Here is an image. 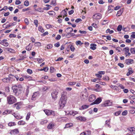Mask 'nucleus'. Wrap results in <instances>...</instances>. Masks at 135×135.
I'll return each mask as SVG.
<instances>
[{"label":"nucleus","mask_w":135,"mask_h":135,"mask_svg":"<svg viewBox=\"0 0 135 135\" xmlns=\"http://www.w3.org/2000/svg\"><path fill=\"white\" fill-rule=\"evenodd\" d=\"M66 95V93L64 92L61 94V97L59 103V105L61 109L63 108L64 107L66 103L67 98Z\"/></svg>","instance_id":"1"},{"label":"nucleus","mask_w":135,"mask_h":135,"mask_svg":"<svg viewBox=\"0 0 135 135\" xmlns=\"http://www.w3.org/2000/svg\"><path fill=\"white\" fill-rule=\"evenodd\" d=\"M22 86L21 84L14 85L12 87V89L13 90V92L16 94L18 91H20L21 90H22Z\"/></svg>","instance_id":"2"},{"label":"nucleus","mask_w":135,"mask_h":135,"mask_svg":"<svg viewBox=\"0 0 135 135\" xmlns=\"http://www.w3.org/2000/svg\"><path fill=\"white\" fill-rule=\"evenodd\" d=\"M7 100L9 104H12L16 102V99L13 96L10 95L7 97Z\"/></svg>","instance_id":"3"},{"label":"nucleus","mask_w":135,"mask_h":135,"mask_svg":"<svg viewBox=\"0 0 135 135\" xmlns=\"http://www.w3.org/2000/svg\"><path fill=\"white\" fill-rule=\"evenodd\" d=\"M59 91L57 90H54L51 93L52 98L53 99H56L57 98V95L58 94Z\"/></svg>","instance_id":"4"},{"label":"nucleus","mask_w":135,"mask_h":135,"mask_svg":"<svg viewBox=\"0 0 135 135\" xmlns=\"http://www.w3.org/2000/svg\"><path fill=\"white\" fill-rule=\"evenodd\" d=\"M12 74H9L8 76V78H4L2 79V81L4 83H8L10 82V80H12V76H11Z\"/></svg>","instance_id":"5"},{"label":"nucleus","mask_w":135,"mask_h":135,"mask_svg":"<svg viewBox=\"0 0 135 135\" xmlns=\"http://www.w3.org/2000/svg\"><path fill=\"white\" fill-rule=\"evenodd\" d=\"M22 104L21 102H17L14 104L13 105V108H16L17 109H19L21 108L20 106Z\"/></svg>","instance_id":"6"},{"label":"nucleus","mask_w":135,"mask_h":135,"mask_svg":"<svg viewBox=\"0 0 135 135\" xmlns=\"http://www.w3.org/2000/svg\"><path fill=\"white\" fill-rule=\"evenodd\" d=\"M96 99V97L94 94H92L90 95L89 98V101L92 102L94 101Z\"/></svg>","instance_id":"7"},{"label":"nucleus","mask_w":135,"mask_h":135,"mask_svg":"<svg viewBox=\"0 0 135 135\" xmlns=\"http://www.w3.org/2000/svg\"><path fill=\"white\" fill-rule=\"evenodd\" d=\"M93 18L96 19H99L102 17V15L99 13H97L94 14L93 16Z\"/></svg>","instance_id":"8"},{"label":"nucleus","mask_w":135,"mask_h":135,"mask_svg":"<svg viewBox=\"0 0 135 135\" xmlns=\"http://www.w3.org/2000/svg\"><path fill=\"white\" fill-rule=\"evenodd\" d=\"M112 102L108 100L105 102L104 103L102 104V106L104 107L110 106L112 105Z\"/></svg>","instance_id":"9"},{"label":"nucleus","mask_w":135,"mask_h":135,"mask_svg":"<svg viewBox=\"0 0 135 135\" xmlns=\"http://www.w3.org/2000/svg\"><path fill=\"white\" fill-rule=\"evenodd\" d=\"M127 130L130 132L131 134L134 135V134H135V128L131 127L128 128Z\"/></svg>","instance_id":"10"},{"label":"nucleus","mask_w":135,"mask_h":135,"mask_svg":"<svg viewBox=\"0 0 135 135\" xmlns=\"http://www.w3.org/2000/svg\"><path fill=\"white\" fill-rule=\"evenodd\" d=\"M8 23H9L8 22H7L6 23L4 24L3 25V28H7L11 26H14V24L15 22L12 23L11 24H10L9 25L8 24Z\"/></svg>","instance_id":"11"},{"label":"nucleus","mask_w":135,"mask_h":135,"mask_svg":"<svg viewBox=\"0 0 135 135\" xmlns=\"http://www.w3.org/2000/svg\"><path fill=\"white\" fill-rule=\"evenodd\" d=\"M102 101V99L100 98H98L96 100L93 102L91 103V104L93 105L94 104H98L99 103Z\"/></svg>","instance_id":"12"},{"label":"nucleus","mask_w":135,"mask_h":135,"mask_svg":"<svg viewBox=\"0 0 135 135\" xmlns=\"http://www.w3.org/2000/svg\"><path fill=\"white\" fill-rule=\"evenodd\" d=\"M7 41V40L6 39H4L2 41H1L0 44L2 45H3L5 46H7L8 45V43L6 41Z\"/></svg>","instance_id":"13"},{"label":"nucleus","mask_w":135,"mask_h":135,"mask_svg":"<svg viewBox=\"0 0 135 135\" xmlns=\"http://www.w3.org/2000/svg\"><path fill=\"white\" fill-rule=\"evenodd\" d=\"M125 63L128 65L132 64L133 63V59H126L125 60Z\"/></svg>","instance_id":"14"},{"label":"nucleus","mask_w":135,"mask_h":135,"mask_svg":"<svg viewBox=\"0 0 135 135\" xmlns=\"http://www.w3.org/2000/svg\"><path fill=\"white\" fill-rule=\"evenodd\" d=\"M73 31V28L71 27H69L67 28L65 31L68 34L70 33V32H72Z\"/></svg>","instance_id":"15"},{"label":"nucleus","mask_w":135,"mask_h":135,"mask_svg":"<svg viewBox=\"0 0 135 135\" xmlns=\"http://www.w3.org/2000/svg\"><path fill=\"white\" fill-rule=\"evenodd\" d=\"M19 133V131L18 129H15L13 130H12L10 133L11 134H17Z\"/></svg>","instance_id":"16"},{"label":"nucleus","mask_w":135,"mask_h":135,"mask_svg":"<svg viewBox=\"0 0 135 135\" xmlns=\"http://www.w3.org/2000/svg\"><path fill=\"white\" fill-rule=\"evenodd\" d=\"M88 97L87 95H84V94H82L81 97L82 100L85 101L87 99Z\"/></svg>","instance_id":"17"},{"label":"nucleus","mask_w":135,"mask_h":135,"mask_svg":"<svg viewBox=\"0 0 135 135\" xmlns=\"http://www.w3.org/2000/svg\"><path fill=\"white\" fill-rule=\"evenodd\" d=\"M123 12V8L118 11L116 15L117 16H119L121 15Z\"/></svg>","instance_id":"18"},{"label":"nucleus","mask_w":135,"mask_h":135,"mask_svg":"<svg viewBox=\"0 0 135 135\" xmlns=\"http://www.w3.org/2000/svg\"><path fill=\"white\" fill-rule=\"evenodd\" d=\"M77 119H78L80 120L84 121L86 120V118L82 116H79L76 118Z\"/></svg>","instance_id":"19"},{"label":"nucleus","mask_w":135,"mask_h":135,"mask_svg":"<svg viewBox=\"0 0 135 135\" xmlns=\"http://www.w3.org/2000/svg\"><path fill=\"white\" fill-rule=\"evenodd\" d=\"M90 46H91L90 47V48L91 49L94 50L96 49L95 46H96V45L95 44H91L90 45Z\"/></svg>","instance_id":"20"},{"label":"nucleus","mask_w":135,"mask_h":135,"mask_svg":"<svg viewBox=\"0 0 135 135\" xmlns=\"http://www.w3.org/2000/svg\"><path fill=\"white\" fill-rule=\"evenodd\" d=\"M12 75H11V76H12V79H14L15 78H16L17 80L18 81L19 79V78L18 77V76L16 75L14 76L12 74ZM15 80L14 79L13 80H11V81H13Z\"/></svg>","instance_id":"21"},{"label":"nucleus","mask_w":135,"mask_h":135,"mask_svg":"<svg viewBox=\"0 0 135 135\" xmlns=\"http://www.w3.org/2000/svg\"><path fill=\"white\" fill-rule=\"evenodd\" d=\"M54 126V124L53 123H50L47 126V128L49 129H51Z\"/></svg>","instance_id":"22"},{"label":"nucleus","mask_w":135,"mask_h":135,"mask_svg":"<svg viewBox=\"0 0 135 135\" xmlns=\"http://www.w3.org/2000/svg\"><path fill=\"white\" fill-rule=\"evenodd\" d=\"M132 70V69L131 68L129 69V71L127 74V76H129L130 74H131L132 73H133V72Z\"/></svg>","instance_id":"23"},{"label":"nucleus","mask_w":135,"mask_h":135,"mask_svg":"<svg viewBox=\"0 0 135 135\" xmlns=\"http://www.w3.org/2000/svg\"><path fill=\"white\" fill-rule=\"evenodd\" d=\"M6 51H9L11 53H13L14 52V50L13 49H11V48H9L8 47L6 48L5 49Z\"/></svg>","instance_id":"24"},{"label":"nucleus","mask_w":135,"mask_h":135,"mask_svg":"<svg viewBox=\"0 0 135 135\" xmlns=\"http://www.w3.org/2000/svg\"><path fill=\"white\" fill-rule=\"evenodd\" d=\"M44 111L45 113V114L48 115H50V111L51 110H49L47 109H45L44 110Z\"/></svg>","instance_id":"25"},{"label":"nucleus","mask_w":135,"mask_h":135,"mask_svg":"<svg viewBox=\"0 0 135 135\" xmlns=\"http://www.w3.org/2000/svg\"><path fill=\"white\" fill-rule=\"evenodd\" d=\"M123 50L124 51L125 53V54L126 55L129 51V49L128 47H126L123 49Z\"/></svg>","instance_id":"26"},{"label":"nucleus","mask_w":135,"mask_h":135,"mask_svg":"<svg viewBox=\"0 0 135 135\" xmlns=\"http://www.w3.org/2000/svg\"><path fill=\"white\" fill-rule=\"evenodd\" d=\"M30 43L26 47V49L28 51H30L32 47V46L30 45Z\"/></svg>","instance_id":"27"},{"label":"nucleus","mask_w":135,"mask_h":135,"mask_svg":"<svg viewBox=\"0 0 135 135\" xmlns=\"http://www.w3.org/2000/svg\"><path fill=\"white\" fill-rule=\"evenodd\" d=\"M68 47H70L71 51H74L75 50V48L73 45H69L68 46Z\"/></svg>","instance_id":"28"},{"label":"nucleus","mask_w":135,"mask_h":135,"mask_svg":"<svg viewBox=\"0 0 135 135\" xmlns=\"http://www.w3.org/2000/svg\"><path fill=\"white\" fill-rule=\"evenodd\" d=\"M19 125H24L25 124V122L23 120H20L19 121L18 123Z\"/></svg>","instance_id":"29"},{"label":"nucleus","mask_w":135,"mask_h":135,"mask_svg":"<svg viewBox=\"0 0 135 135\" xmlns=\"http://www.w3.org/2000/svg\"><path fill=\"white\" fill-rule=\"evenodd\" d=\"M38 30L39 31H40L42 33H43L44 31V30L43 29L42 27L41 26H38Z\"/></svg>","instance_id":"30"},{"label":"nucleus","mask_w":135,"mask_h":135,"mask_svg":"<svg viewBox=\"0 0 135 135\" xmlns=\"http://www.w3.org/2000/svg\"><path fill=\"white\" fill-rule=\"evenodd\" d=\"M36 11L41 12H44L43 8H39L35 9Z\"/></svg>","instance_id":"31"},{"label":"nucleus","mask_w":135,"mask_h":135,"mask_svg":"<svg viewBox=\"0 0 135 135\" xmlns=\"http://www.w3.org/2000/svg\"><path fill=\"white\" fill-rule=\"evenodd\" d=\"M69 113L70 115H72L73 116H74L75 115L78 114V112L76 111H70Z\"/></svg>","instance_id":"32"},{"label":"nucleus","mask_w":135,"mask_h":135,"mask_svg":"<svg viewBox=\"0 0 135 135\" xmlns=\"http://www.w3.org/2000/svg\"><path fill=\"white\" fill-rule=\"evenodd\" d=\"M24 77L26 79H28V80H32V78L29 76L26 75L24 76Z\"/></svg>","instance_id":"33"},{"label":"nucleus","mask_w":135,"mask_h":135,"mask_svg":"<svg viewBox=\"0 0 135 135\" xmlns=\"http://www.w3.org/2000/svg\"><path fill=\"white\" fill-rule=\"evenodd\" d=\"M89 106L88 105H82L81 106V108H82V109H85L88 108L89 107Z\"/></svg>","instance_id":"34"},{"label":"nucleus","mask_w":135,"mask_h":135,"mask_svg":"<svg viewBox=\"0 0 135 135\" xmlns=\"http://www.w3.org/2000/svg\"><path fill=\"white\" fill-rule=\"evenodd\" d=\"M130 51L131 53L132 54H135V47L131 48L130 49Z\"/></svg>","instance_id":"35"},{"label":"nucleus","mask_w":135,"mask_h":135,"mask_svg":"<svg viewBox=\"0 0 135 135\" xmlns=\"http://www.w3.org/2000/svg\"><path fill=\"white\" fill-rule=\"evenodd\" d=\"M122 28V25H119L117 28V30L118 31H121Z\"/></svg>","instance_id":"36"},{"label":"nucleus","mask_w":135,"mask_h":135,"mask_svg":"<svg viewBox=\"0 0 135 135\" xmlns=\"http://www.w3.org/2000/svg\"><path fill=\"white\" fill-rule=\"evenodd\" d=\"M31 115V113L29 112L27 114V116L26 117V120H28L29 119Z\"/></svg>","instance_id":"37"},{"label":"nucleus","mask_w":135,"mask_h":135,"mask_svg":"<svg viewBox=\"0 0 135 135\" xmlns=\"http://www.w3.org/2000/svg\"><path fill=\"white\" fill-rule=\"evenodd\" d=\"M14 116L15 118H16L17 119H20L22 118V117L20 116V115H16L15 114V115H14Z\"/></svg>","instance_id":"38"},{"label":"nucleus","mask_w":135,"mask_h":135,"mask_svg":"<svg viewBox=\"0 0 135 135\" xmlns=\"http://www.w3.org/2000/svg\"><path fill=\"white\" fill-rule=\"evenodd\" d=\"M73 126V124L71 123H67L66 124V128H68Z\"/></svg>","instance_id":"39"},{"label":"nucleus","mask_w":135,"mask_h":135,"mask_svg":"<svg viewBox=\"0 0 135 135\" xmlns=\"http://www.w3.org/2000/svg\"><path fill=\"white\" fill-rule=\"evenodd\" d=\"M34 45L35 46H40L41 44L40 42H36L35 43Z\"/></svg>","instance_id":"40"},{"label":"nucleus","mask_w":135,"mask_h":135,"mask_svg":"<svg viewBox=\"0 0 135 135\" xmlns=\"http://www.w3.org/2000/svg\"><path fill=\"white\" fill-rule=\"evenodd\" d=\"M27 72L28 74H31L32 73V70L29 69H28L27 70Z\"/></svg>","instance_id":"41"},{"label":"nucleus","mask_w":135,"mask_h":135,"mask_svg":"<svg viewBox=\"0 0 135 135\" xmlns=\"http://www.w3.org/2000/svg\"><path fill=\"white\" fill-rule=\"evenodd\" d=\"M24 5L26 6H28L29 5V2L28 1H26L24 2Z\"/></svg>","instance_id":"42"},{"label":"nucleus","mask_w":135,"mask_h":135,"mask_svg":"<svg viewBox=\"0 0 135 135\" xmlns=\"http://www.w3.org/2000/svg\"><path fill=\"white\" fill-rule=\"evenodd\" d=\"M8 126L10 127H11L15 125H16V124L14 122L9 123H8Z\"/></svg>","instance_id":"43"},{"label":"nucleus","mask_w":135,"mask_h":135,"mask_svg":"<svg viewBox=\"0 0 135 135\" xmlns=\"http://www.w3.org/2000/svg\"><path fill=\"white\" fill-rule=\"evenodd\" d=\"M48 13L50 15L52 16L53 15H55V13L54 11H49L48 12Z\"/></svg>","instance_id":"44"},{"label":"nucleus","mask_w":135,"mask_h":135,"mask_svg":"<svg viewBox=\"0 0 135 135\" xmlns=\"http://www.w3.org/2000/svg\"><path fill=\"white\" fill-rule=\"evenodd\" d=\"M11 111L9 110H7L5 111L3 113H5L6 114H7L10 113Z\"/></svg>","instance_id":"45"},{"label":"nucleus","mask_w":135,"mask_h":135,"mask_svg":"<svg viewBox=\"0 0 135 135\" xmlns=\"http://www.w3.org/2000/svg\"><path fill=\"white\" fill-rule=\"evenodd\" d=\"M37 92H36L33 93V95L32 96V99L33 100V98H35L36 97V96H37Z\"/></svg>","instance_id":"46"},{"label":"nucleus","mask_w":135,"mask_h":135,"mask_svg":"<svg viewBox=\"0 0 135 135\" xmlns=\"http://www.w3.org/2000/svg\"><path fill=\"white\" fill-rule=\"evenodd\" d=\"M91 132V131L89 130L86 131V132H85V135H90Z\"/></svg>","instance_id":"47"},{"label":"nucleus","mask_w":135,"mask_h":135,"mask_svg":"<svg viewBox=\"0 0 135 135\" xmlns=\"http://www.w3.org/2000/svg\"><path fill=\"white\" fill-rule=\"evenodd\" d=\"M103 80H108L109 79V77L107 76H103Z\"/></svg>","instance_id":"48"},{"label":"nucleus","mask_w":135,"mask_h":135,"mask_svg":"<svg viewBox=\"0 0 135 135\" xmlns=\"http://www.w3.org/2000/svg\"><path fill=\"white\" fill-rule=\"evenodd\" d=\"M47 122V120H45L42 121L40 122V123L41 124H43L44 123H46Z\"/></svg>","instance_id":"49"},{"label":"nucleus","mask_w":135,"mask_h":135,"mask_svg":"<svg viewBox=\"0 0 135 135\" xmlns=\"http://www.w3.org/2000/svg\"><path fill=\"white\" fill-rule=\"evenodd\" d=\"M76 83V82H70L68 83V84L69 85H73L75 84Z\"/></svg>","instance_id":"50"},{"label":"nucleus","mask_w":135,"mask_h":135,"mask_svg":"<svg viewBox=\"0 0 135 135\" xmlns=\"http://www.w3.org/2000/svg\"><path fill=\"white\" fill-rule=\"evenodd\" d=\"M121 113V111H118L117 112L115 113H114V115L115 116H117L119 115Z\"/></svg>","instance_id":"51"},{"label":"nucleus","mask_w":135,"mask_h":135,"mask_svg":"<svg viewBox=\"0 0 135 135\" xmlns=\"http://www.w3.org/2000/svg\"><path fill=\"white\" fill-rule=\"evenodd\" d=\"M127 114V110H125L122 113V115H126Z\"/></svg>","instance_id":"52"},{"label":"nucleus","mask_w":135,"mask_h":135,"mask_svg":"<svg viewBox=\"0 0 135 135\" xmlns=\"http://www.w3.org/2000/svg\"><path fill=\"white\" fill-rule=\"evenodd\" d=\"M21 2L19 0H16L15 2V4L16 5H18L21 3Z\"/></svg>","instance_id":"53"},{"label":"nucleus","mask_w":135,"mask_h":135,"mask_svg":"<svg viewBox=\"0 0 135 135\" xmlns=\"http://www.w3.org/2000/svg\"><path fill=\"white\" fill-rule=\"evenodd\" d=\"M37 61L40 63H41L43 61V60L42 59L37 58Z\"/></svg>","instance_id":"54"},{"label":"nucleus","mask_w":135,"mask_h":135,"mask_svg":"<svg viewBox=\"0 0 135 135\" xmlns=\"http://www.w3.org/2000/svg\"><path fill=\"white\" fill-rule=\"evenodd\" d=\"M34 22L35 25H36V27L38 26V21L37 20H35L34 21Z\"/></svg>","instance_id":"55"},{"label":"nucleus","mask_w":135,"mask_h":135,"mask_svg":"<svg viewBox=\"0 0 135 135\" xmlns=\"http://www.w3.org/2000/svg\"><path fill=\"white\" fill-rule=\"evenodd\" d=\"M118 65L121 68H123L124 67L123 64L120 63H118Z\"/></svg>","instance_id":"56"},{"label":"nucleus","mask_w":135,"mask_h":135,"mask_svg":"<svg viewBox=\"0 0 135 135\" xmlns=\"http://www.w3.org/2000/svg\"><path fill=\"white\" fill-rule=\"evenodd\" d=\"M50 72L51 73H53L55 70V69L52 67H51L50 68Z\"/></svg>","instance_id":"57"},{"label":"nucleus","mask_w":135,"mask_h":135,"mask_svg":"<svg viewBox=\"0 0 135 135\" xmlns=\"http://www.w3.org/2000/svg\"><path fill=\"white\" fill-rule=\"evenodd\" d=\"M95 75L98 78H101L102 76V75H101V74L99 73L98 74H95Z\"/></svg>","instance_id":"58"},{"label":"nucleus","mask_w":135,"mask_h":135,"mask_svg":"<svg viewBox=\"0 0 135 135\" xmlns=\"http://www.w3.org/2000/svg\"><path fill=\"white\" fill-rule=\"evenodd\" d=\"M131 37L135 38V32H133L132 33V34L131 36Z\"/></svg>","instance_id":"59"},{"label":"nucleus","mask_w":135,"mask_h":135,"mask_svg":"<svg viewBox=\"0 0 135 135\" xmlns=\"http://www.w3.org/2000/svg\"><path fill=\"white\" fill-rule=\"evenodd\" d=\"M46 26L47 28L49 29L50 28L52 27V26L51 25L49 24H46Z\"/></svg>","instance_id":"60"},{"label":"nucleus","mask_w":135,"mask_h":135,"mask_svg":"<svg viewBox=\"0 0 135 135\" xmlns=\"http://www.w3.org/2000/svg\"><path fill=\"white\" fill-rule=\"evenodd\" d=\"M16 36V35L13 34H10L9 36V37L10 38L15 37Z\"/></svg>","instance_id":"61"},{"label":"nucleus","mask_w":135,"mask_h":135,"mask_svg":"<svg viewBox=\"0 0 135 135\" xmlns=\"http://www.w3.org/2000/svg\"><path fill=\"white\" fill-rule=\"evenodd\" d=\"M7 9V6H5L2 9H1L0 10V11H1L3 10H6Z\"/></svg>","instance_id":"62"},{"label":"nucleus","mask_w":135,"mask_h":135,"mask_svg":"<svg viewBox=\"0 0 135 135\" xmlns=\"http://www.w3.org/2000/svg\"><path fill=\"white\" fill-rule=\"evenodd\" d=\"M24 21L26 25H28L29 22L28 21V20L27 18H25V20Z\"/></svg>","instance_id":"63"},{"label":"nucleus","mask_w":135,"mask_h":135,"mask_svg":"<svg viewBox=\"0 0 135 135\" xmlns=\"http://www.w3.org/2000/svg\"><path fill=\"white\" fill-rule=\"evenodd\" d=\"M61 37V36L59 35H57V36L56 37L55 39L56 40H59L60 39Z\"/></svg>","instance_id":"64"}]
</instances>
